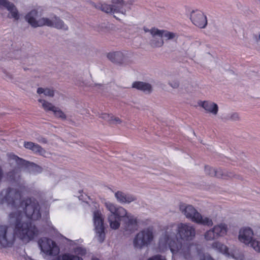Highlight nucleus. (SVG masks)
I'll return each mask as SVG.
<instances>
[{
  "label": "nucleus",
  "mask_w": 260,
  "mask_h": 260,
  "mask_svg": "<svg viewBox=\"0 0 260 260\" xmlns=\"http://www.w3.org/2000/svg\"><path fill=\"white\" fill-rule=\"evenodd\" d=\"M22 189H7L2 191L0 200L11 210L9 220L14 226L12 234L10 229L0 226V245L4 247L12 245L15 239L28 243L37 237L39 231L29 221L37 220L41 217L40 207L34 199L22 200Z\"/></svg>",
  "instance_id": "1"
},
{
  "label": "nucleus",
  "mask_w": 260,
  "mask_h": 260,
  "mask_svg": "<svg viewBox=\"0 0 260 260\" xmlns=\"http://www.w3.org/2000/svg\"><path fill=\"white\" fill-rule=\"evenodd\" d=\"M195 236V228L190 223L171 222L163 228L158 244V251L163 252L170 249L173 258L178 256L188 259L196 246L192 243H182V241L192 240Z\"/></svg>",
  "instance_id": "2"
},
{
  "label": "nucleus",
  "mask_w": 260,
  "mask_h": 260,
  "mask_svg": "<svg viewBox=\"0 0 260 260\" xmlns=\"http://www.w3.org/2000/svg\"><path fill=\"white\" fill-rule=\"evenodd\" d=\"M105 206L110 212L108 217V220L112 229H118L120 226L121 220L123 217H126L127 219L124 225V229L125 231L132 233L138 229L139 222L137 217L128 214L124 208L117 206L109 202H105Z\"/></svg>",
  "instance_id": "3"
},
{
  "label": "nucleus",
  "mask_w": 260,
  "mask_h": 260,
  "mask_svg": "<svg viewBox=\"0 0 260 260\" xmlns=\"http://www.w3.org/2000/svg\"><path fill=\"white\" fill-rule=\"evenodd\" d=\"M180 210L187 218L193 222L208 226L213 225L211 218L203 216L191 205L182 204L180 205Z\"/></svg>",
  "instance_id": "4"
},
{
  "label": "nucleus",
  "mask_w": 260,
  "mask_h": 260,
  "mask_svg": "<svg viewBox=\"0 0 260 260\" xmlns=\"http://www.w3.org/2000/svg\"><path fill=\"white\" fill-rule=\"evenodd\" d=\"M144 30L145 32H149L154 38L151 40V45L154 47H159L163 45L164 38L166 40H173L177 37L176 33L171 32L167 30L159 29L155 27H153L150 29L144 27Z\"/></svg>",
  "instance_id": "5"
},
{
  "label": "nucleus",
  "mask_w": 260,
  "mask_h": 260,
  "mask_svg": "<svg viewBox=\"0 0 260 260\" xmlns=\"http://www.w3.org/2000/svg\"><path fill=\"white\" fill-rule=\"evenodd\" d=\"M154 239V232L152 226L144 229L138 233L133 239L135 248L141 249L149 245Z\"/></svg>",
  "instance_id": "6"
},
{
  "label": "nucleus",
  "mask_w": 260,
  "mask_h": 260,
  "mask_svg": "<svg viewBox=\"0 0 260 260\" xmlns=\"http://www.w3.org/2000/svg\"><path fill=\"white\" fill-rule=\"evenodd\" d=\"M211 247L228 257H231L235 260H243V254L238 249H235L229 252L228 246L219 241H216L213 242Z\"/></svg>",
  "instance_id": "7"
},
{
  "label": "nucleus",
  "mask_w": 260,
  "mask_h": 260,
  "mask_svg": "<svg viewBox=\"0 0 260 260\" xmlns=\"http://www.w3.org/2000/svg\"><path fill=\"white\" fill-rule=\"evenodd\" d=\"M93 220L95 233V238L100 243H102L105 238V234L104 227V219L101 212L96 210L93 212Z\"/></svg>",
  "instance_id": "8"
},
{
  "label": "nucleus",
  "mask_w": 260,
  "mask_h": 260,
  "mask_svg": "<svg viewBox=\"0 0 260 260\" xmlns=\"http://www.w3.org/2000/svg\"><path fill=\"white\" fill-rule=\"evenodd\" d=\"M228 230V226L226 223H219L206 231L204 235V238L207 241H212L215 239L223 237L226 235Z\"/></svg>",
  "instance_id": "9"
},
{
  "label": "nucleus",
  "mask_w": 260,
  "mask_h": 260,
  "mask_svg": "<svg viewBox=\"0 0 260 260\" xmlns=\"http://www.w3.org/2000/svg\"><path fill=\"white\" fill-rule=\"evenodd\" d=\"M35 24L37 26H40V27L47 26L63 30H67L68 28L63 21L55 15H51L49 17H42L40 21Z\"/></svg>",
  "instance_id": "10"
},
{
  "label": "nucleus",
  "mask_w": 260,
  "mask_h": 260,
  "mask_svg": "<svg viewBox=\"0 0 260 260\" xmlns=\"http://www.w3.org/2000/svg\"><path fill=\"white\" fill-rule=\"evenodd\" d=\"M111 2L112 3V5L106 3L102 4L101 6L102 11L113 14H125L126 10L123 8L125 5L124 0H111Z\"/></svg>",
  "instance_id": "11"
},
{
  "label": "nucleus",
  "mask_w": 260,
  "mask_h": 260,
  "mask_svg": "<svg viewBox=\"0 0 260 260\" xmlns=\"http://www.w3.org/2000/svg\"><path fill=\"white\" fill-rule=\"evenodd\" d=\"M39 245L42 252L46 255H56L59 252V249L56 243L50 239H41L39 241Z\"/></svg>",
  "instance_id": "12"
},
{
  "label": "nucleus",
  "mask_w": 260,
  "mask_h": 260,
  "mask_svg": "<svg viewBox=\"0 0 260 260\" xmlns=\"http://www.w3.org/2000/svg\"><path fill=\"white\" fill-rule=\"evenodd\" d=\"M254 231L249 226L241 228L238 233L239 241L246 246H250L254 238Z\"/></svg>",
  "instance_id": "13"
},
{
  "label": "nucleus",
  "mask_w": 260,
  "mask_h": 260,
  "mask_svg": "<svg viewBox=\"0 0 260 260\" xmlns=\"http://www.w3.org/2000/svg\"><path fill=\"white\" fill-rule=\"evenodd\" d=\"M44 10L42 7H37L29 12L25 16L26 21L34 28L39 27L40 26H37L36 22L40 21V18L44 13Z\"/></svg>",
  "instance_id": "14"
},
{
  "label": "nucleus",
  "mask_w": 260,
  "mask_h": 260,
  "mask_svg": "<svg viewBox=\"0 0 260 260\" xmlns=\"http://www.w3.org/2000/svg\"><path fill=\"white\" fill-rule=\"evenodd\" d=\"M192 23L200 28H204L207 25V19L203 12L199 10L193 11L190 14Z\"/></svg>",
  "instance_id": "15"
},
{
  "label": "nucleus",
  "mask_w": 260,
  "mask_h": 260,
  "mask_svg": "<svg viewBox=\"0 0 260 260\" xmlns=\"http://www.w3.org/2000/svg\"><path fill=\"white\" fill-rule=\"evenodd\" d=\"M38 102L41 104L42 107L45 111H52L55 117L61 119H66V116L64 113L52 103L43 99H39Z\"/></svg>",
  "instance_id": "16"
},
{
  "label": "nucleus",
  "mask_w": 260,
  "mask_h": 260,
  "mask_svg": "<svg viewBox=\"0 0 260 260\" xmlns=\"http://www.w3.org/2000/svg\"><path fill=\"white\" fill-rule=\"evenodd\" d=\"M0 8H5L9 12L8 17L17 20L19 19L18 11L14 4L8 0H0Z\"/></svg>",
  "instance_id": "17"
},
{
  "label": "nucleus",
  "mask_w": 260,
  "mask_h": 260,
  "mask_svg": "<svg viewBox=\"0 0 260 260\" xmlns=\"http://www.w3.org/2000/svg\"><path fill=\"white\" fill-rule=\"evenodd\" d=\"M199 105L202 107L207 113H210L214 116L217 114L218 111V105L210 101H201Z\"/></svg>",
  "instance_id": "18"
},
{
  "label": "nucleus",
  "mask_w": 260,
  "mask_h": 260,
  "mask_svg": "<svg viewBox=\"0 0 260 260\" xmlns=\"http://www.w3.org/2000/svg\"><path fill=\"white\" fill-rule=\"evenodd\" d=\"M107 57L112 62L118 64H122L127 60L126 54L120 51L109 53Z\"/></svg>",
  "instance_id": "19"
},
{
  "label": "nucleus",
  "mask_w": 260,
  "mask_h": 260,
  "mask_svg": "<svg viewBox=\"0 0 260 260\" xmlns=\"http://www.w3.org/2000/svg\"><path fill=\"white\" fill-rule=\"evenodd\" d=\"M115 197L117 201L121 204H128L136 200L134 196L120 191L115 193Z\"/></svg>",
  "instance_id": "20"
},
{
  "label": "nucleus",
  "mask_w": 260,
  "mask_h": 260,
  "mask_svg": "<svg viewBox=\"0 0 260 260\" xmlns=\"http://www.w3.org/2000/svg\"><path fill=\"white\" fill-rule=\"evenodd\" d=\"M10 161H15V163L19 166H26L27 165V164H29V167L31 168V171L32 172H41V168L35 165L33 163H29L28 162L25 161L24 160L20 158L18 156L12 155L10 156Z\"/></svg>",
  "instance_id": "21"
},
{
  "label": "nucleus",
  "mask_w": 260,
  "mask_h": 260,
  "mask_svg": "<svg viewBox=\"0 0 260 260\" xmlns=\"http://www.w3.org/2000/svg\"><path fill=\"white\" fill-rule=\"evenodd\" d=\"M205 171L206 173L212 176H215L217 177H223L225 178V172H224L221 169H218L215 170V169L209 167V166H206L205 168ZM229 177H231L232 176V175H226Z\"/></svg>",
  "instance_id": "22"
},
{
  "label": "nucleus",
  "mask_w": 260,
  "mask_h": 260,
  "mask_svg": "<svg viewBox=\"0 0 260 260\" xmlns=\"http://www.w3.org/2000/svg\"><path fill=\"white\" fill-rule=\"evenodd\" d=\"M132 87L145 92L150 93L152 91L151 85L145 82L137 81L133 83Z\"/></svg>",
  "instance_id": "23"
},
{
  "label": "nucleus",
  "mask_w": 260,
  "mask_h": 260,
  "mask_svg": "<svg viewBox=\"0 0 260 260\" xmlns=\"http://www.w3.org/2000/svg\"><path fill=\"white\" fill-rule=\"evenodd\" d=\"M24 147L26 149L31 150L35 153H38L41 155H44L45 153L44 150L40 146L31 142H25Z\"/></svg>",
  "instance_id": "24"
},
{
  "label": "nucleus",
  "mask_w": 260,
  "mask_h": 260,
  "mask_svg": "<svg viewBox=\"0 0 260 260\" xmlns=\"http://www.w3.org/2000/svg\"><path fill=\"white\" fill-rule=\"evenodd\" d=\"M37 92L39 94H43L45 96L48 97H53L54 95V90L50 88L39 87L38 88Z\"/></svg>",
  "instance_id": "25"
},
{
  "label": "nucleus",
  "mask_w": 260,
  "mask_h": 260,
  "mask_svg": "<svg viewBox=\"0 0 260 260\" xmlns=\"http://www.w3.org/2000/svg\"><path fill=\"white\" fill-rule=\"evenodd\" d=\"M259 228H260V226L258 227L255 230V235L257 236V238L254 239L250 247L255 251L260 253V237L256 234V232L258 231Z\"/></svg>",
  "instance_id": "26"
},
{
  "label": "nucleus",
  "mask_w": 260,
  "mask_h": 260,
  "mask_svg": "<svg viewBox=\"0 0 260 260\" xmlns=\"http://www.w3.org/2000/svg\"><path fill=\"white\" fill-rule=\"evenodd\" d=\"M57 260H83L79 256L71 254H64L57 257Z\"/></svg>",
  "instance_id": "27"
},
{
  "label": "nucleus",
  "mask_w": 260,
  "mask_h": 260,
  "mask_svg": "<svg viewBox=\"0 0 260 260\" xmlns=\"http://www.w3.org/2000/svg\"><path fill=\"white\" fill-rule=\"evenodd\" d=\"M75 252L76 254H78V255H81V256H82L86 253L85 249L82 247L77 248L75 249Z\"/></svg>",
  "instance_id": "28"
},
{
  "label": "nucleus",
  "mask_w": 260,
  "mask_h": 260,
  "mask_svg": "<svg viewBox=\"0 0 260 260\" xmlns=\"http://www.w3.org/2000/svg\"><path fill=\"white\" fill-rule=\"evenodd\" d=\"M121 120L118 117H116L112 115L110 123L117 124H119Z\"/></svg>",
  "instance_id": "29"
},
{
  "label": "nucleus",
  "mask_w": 260,
  "mask_h": 260,
  "mask_svg": "<svg viewBox=\"0 0 260 260\" xmlns=\"http://www.w3.org/2000/svg\"><path fill=\"white\" fill-rule=\"evenodd\" d=\"M148 260H166L164 256L159 255H154L149 258Z\"/></svg>",
  "instance_id": "30"
},
{
  "label": "nucleus",
  "mask_w": 260,
  "mask_h": 260,
  "mask_svg": "<svg viewBox=\"0 0 260 260\" xmlns=\"http://www.w3.org/2000/svg\"><path fill=\"white\" fill-rule=\"evenodd\" d=\"M112 115H110L107 113L102 114L101 115V118L107 120L110 122L111 119L112 118Z\"/></svg>",
  "instance_id": "31"
},
{
  "label": "nucleus",
  "mask_w": 260,
  "mask_h": 260,
  "mask_svg": "<svg viewBox=\"0 0 260 260\" xmlns=\"http://www.w3.org/2000/svg\"><path fill=\"white\" fill-rule=\"evenodd\" d=\"M170 85L174 88H176L179 86V83L177 81H173L169 83Z\"/></svg>",
  "instance_id": "32"
},
{
  "label": "nucleus",
  "mask_w": 260,
  "mask_h": 260,
  "mask_svg": "<svg viewBox=\"0 0 260 260\" xmlns=\"http://www.w3.org/2000/svg\"><path fill=\"white\" fill-rule=\"evenodd\" d=\"M200 260H214L209 255H204L203 258H201Z\"/></svg>",
  "instance_id": "33"
},
{
  "label": "nucleus",
  "mask_w": 260,
  "mask_h": 260,
  "mask_svg": "<svg viewBox=\"0 0 260 260\" xmlns=\"http://www.w3.org/2000/svg\"><path fill=\"white\" fill-rule=\"evenodd\" d=\"M239 116L236 113L233 114L231 116V119L233 120H236L238 119Z\"/></svg>",
  "instance_id": "34"
},
{
  "label": "nucleus",
  "mask_w": 260,
  "mask_h": 260,
  "mask_svg": "<svg viewBox=\"0 0 260 260\" xmlns=\"http://www.w3.org/2000/svg\"><path fill=\"white\" fill-rule=\"evenodd\" d=\"M3 171H2L1 168L0 167V181L1 180V179L3 178Z\"/></svg>",
  "instance_id": "35"
},
{
  "label": "nucleus",
  "mask_w": 260,
  "mask_h": 260,
  "mask_svg": "<svg viewBox=\"0 0 260 260\" xmlns=\"http://www.w3.org/2000/svg\"><path fill=\"white\" fill-rule=\"evenodd\" d=\"M256 234L260 237V228H258V231L256 232Z\"/></svg>",
  "instance_id": "36"
},
{
  "label": "nucleus",
  "mask_w": 260,
  "mask_h": 260,
  "mask_svg": "<svg viewBox=\"0 0 260 260\" xmlns=\"http://www.w3.org/2000/svg\"><path fill=\"white\" fill-rule=\"evenodd\" d=\"M13 175V174H12V173H10V179H14V177L13 176H12Z\"/></svg>",
  "instance_id": "37"
},
{
  "label": "nucleus",
  "mask_w": 260,
  "mask_h": 260,
  "mask_svg": "<svg viewBox=\"0 0 260 260\" xmlns=\"http://www.w3.org/2000/svg\"><path fill=\"white\" fill-rule=\"evenodd\" d=\"M92 260H99V259L96 258H92Z\"/></svg>",
  "instance_id": "38"
},
{
  "label": "nucleus",
  "mask_w": 260,
  "mask_h": 260,
  "mask_svg": "<svg viewBox=\"0 0 260 260\" xmlns=\"http://www.w3.org/2000/svg\"><path fill=\"white\" fill-rule=\"evenodd\" d=\"M258 40H259V41H260V34H259V35H258Z\"/></svg>",
  "instance_id": "39"
},
{
  "label": "nucleus",
  "mask_w": 260,
  "mask_h": 260,
  "mask_svg": "<svg viewBox=\"0 0 260 260\" xmlns=\"http://www.w3.org/2000/svg\"><path fill=\"white\" fill-rule=\"evenodd\" d=\"M42 142H43L45 143L46 141V140H45L43 139V140L42 141Z\"/></svg>",
  "instance_id": "40"
},
{
  "label": "nucleus",
  "mask_w": 260,
  "mask_h": 260,
  "mask_svg": "<svg viewBox=\"0 0 260 260\" xmlns=\"http://www.w3.org/2000/svg\"><path fill=\"white\" fill-rule=\"evenodd\" d=\"M114 17H115L116 18H117L115 15H114Z\"/></svg>",
  "instance_id": "41"
}]
</instances>
